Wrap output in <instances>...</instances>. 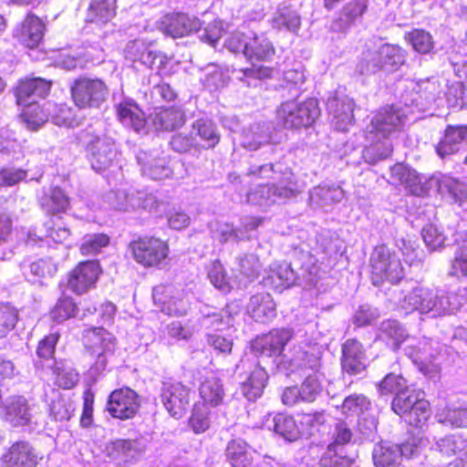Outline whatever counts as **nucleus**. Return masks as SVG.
Returning <instances> with one entry per match:
<instances>
[{"instance_id":"obj_50","label":"nucleus","mask_w":467,"mask_h":467,"mask_svg":"<svg viewBox=\"0 0 467 467\" xmlns=\"http://www.w3.org/2000/svg\"><path fill=\"white\" fill-rule=\"evenodd\" d=\"M378 52L385 71H396L405 63V51L399 46L384 44Z\"/></svg>"},{"instance_id":"obj_64","label":"nucleus","mask_w":467,"mask_h":467,"mask_svg":"<svg viewBox=\"0 0 467 467\" xmlns=\"http://www.w3.org/2000/svg\"><path fill=\"white\" fill-rule=\"evenodd\" d=\"M28 171L16 168L15 166H6L0 169V186L11 187L20 182H23L27 177Z\"/></svg>"},{"instance_id":"obj_2","label":"nucleus","mask_w":467,"mask_h":467,"mask_svg":"<svg viewBox=\"0 0 467 467\" xmlns=\"http://www.w3.org/2000/svg\"><path fill=\"white\" fill-rule=\"evenodd\" d=\"M407 119V109L397 106H388L377 112L368 127L367 140L370 144L363 150L367 162L375 163L390 156V137L403 129Z\"/></svg>"},{"instance_id":"obj_49","label":"nucleus","mask_w":467,"mask_h":467,"mask_svg":"<svg viewBox=\"0 0 467 467\" xmlns=\"http://www.w3.org/2000/svg\"><path fill=\"white\" fill-rule=\"evenodd\" d=\"M23 275L30 281L35 278L52 276L57 272L56 265L49 259H39L37 261L24 260L20 264Z\"/></svg>"},{"instance_id":"obj_33","label":"nucleus","mask_w":467,"mask_h":467,"mask_svg":"<svg viewBox=\"0 0 467 467\" xmlns=\"http://www.w3.org/2000/svg\"><path fill=\"white\" fill-rule=\"evenodd\" d=\"M432 182L439 185L441 195L450 198L467 212V187L465 184L449 175L434 178Z\"/></svg>"},{"instance_id":"obj_58","label":"nucleus","mask_w":467,"mask_h":467,"mask_svg":"<svg viewBox=\"0 0 467 467\" xmlns=\"http://www.w3.org/2000/svg\"><path fill=\"white\" fill-rule=\"evenodd\" d=\"M210 410L209 408L201 403L193 406L192 416L190 418V425L195 433H202L210 427Z\"/></svg>"},{"instance_id":"obj_56","label":"nucleus","mask_w":467,"mask_h":467,"mask_svg":"<svg viewBox=\"0 0 467 467\" xmlns=\"http://www.w3.org/2000/svg\"><path fill=\"white\" fill-rule=\"evenodd\" d=\"M24 107L21 119L28 130H37L47 121L48 114L38 104H29Z\"/></svg>"},{"instance_id":"obj_21","label":"nucleus","mask_w":467,"mask_h":467,"mask_svg":"<svg viewBox=\"0 0 467 467\" xmlns=\"http://www.w3.org/2000/svg\"><path fill=\"white\" fill-rule=\"evenodd\" d=\"M152 46V41H147L142 38L135 39L127 44L125 57L130 61H139L148 67H153L157 60H159L160 65L157 67L160 68L163 64L164 57L157 53Z\"/></svg>"},{"instance_id":"obj_20","label":"nucleus","mask_w":467,"mask_h":467,"mask_svg":"<svg viewBox=\"0 0 467 467\" xmlns=\"http://www.w3.org/2000/svg\"><path fill=\"white\" fill-rule=\"evenodd\" d=\"M100 273L96 261L79 263L69 274L67 285L74 293L81 295L94 286Z\"/></svg>"},{"instance_id":"obj_10","label":"nucleus","mask_w":467,"mask_h":467,"mask_svg":"<svg viewBox=\"0 0 467 467\" xmlns=\"http://www.w3.org/2000/svg\"><path fill=\"white\" fill-rule=\"evenodd\" d=\"M130 248L134 260L145 266H159L167 258L168 244L159 238L144 237L130 243Z\"/></svg>"},{"instance_id":"obj_11","label":"nucleus","mask_w":467,"mask_h":467,"mask_svg":"<svg viewBox=\"0 0 467 467\" xmlns=\"http://www.w3.org/2000/svg\"><path fill=\"white\" fill-rule=\"evenodd\" d=\"M444 175L437 174L426 179L424 176L419 175L415 170L400 163L395 164L390 170L392 183L404 185L411 194L417 196L427 194L432 187H436L439 192V185L432 182V180Z\"/></svg>"},{"instance_id":"obj_18","label":"nucleus","mask_w":467,"mask_h":467,"mask_svg":"<svg viewBox=\"0 0 467 467\" xmlns=\"http://www.w3.org/2000/svg\"><path fill=\"white\" fill-rule=\"evenodd\" d=\"M327 108L336 130L346 131L353 125L355 109L353 99L345 94L337 93L327 99Z\"/></svg>"},{"instance_id":"obj_45","label":"nucleus","mask_w":467,"mask_h":467,"mask_svg":"<svg viewBox=\"0 0 467 467\" xmlns=\"http://www.w3.org/2000/svg\"><path fill=\"white\" fill-rule=\"evenodd\" d=\"M407 332L405 328L397 321L388 319L383 321L377 334V338L385 342L389 348L396 350L406 339Z\"/></svg>"},{"instance_id":"obj_39","label":"nucleus","mask_w":467,"mask_h":467,"mask_svg":"<svg viewBox=\"0 0 467 467\" xmlns=\"http://www.w3.org/2000/svg\"><path fill=\"white\" fill-rule=\"evenodd\" d=\"M275 53L271 42L264 35L248 36L244 47V57L253 62L269 59Z\"/></svg>"},{"instance_id":"obj_28","label":"nucleus","mask_w":467,"mask_h":467,"mask_svg":"<svg viewBox=\"0 0 467 467\" xmlns=\"http://www.w3.org/2000/svg\"><path fill=\"white\" fill-rule=\"evenodd\" d=\"M116 110L119 121L136 132H145L147 120L143 111L131 99H123L117 103Z\"/></svg>"},{"instance_id":"obj_5","label":"nucleus","mask_w":467,"mask_h":467,"mask_svg":"<svg viewBox=\"0 0 467 467\" xmlns=\"http://www.w3.org/2000/svg\"><path fill=\"white\" fill-rule=\"evenodd\" d=\"M370 277L375 286H380L385 281L399 283L404 277V268L400 259L386 245L374 248L370 258Z\"/></svg>"},{"instance_id":"obj_26","label":"nucleus","mask_w":467,"mask_h":467,"mask_svg":"<svg viewBox=\"0 0 467 467\" xmlns=\"http://www.w3.org/2000/svg\"><path fill=\"white\" fill-rule=\"evenodd\" d=\"M51 83L41 78L21 80L16 88L18 105L36 104L37 99L45 98L50 90Z\"/></svg>"},{"instance_id":"obj_44","label":"nucleus","mask_w":467,"mask_h":467,"mask_svg":"<svg viewBox=\"0 0 467 467\" xmlns=\"http://www.w3.org/2000/svg\"><path fill=\"white\" fill-rule=\"evenodd\" d=\"M225 455L232 467H249L253 462L252 450L241 439H234L228 442Z\"/></svg>"},{"instance_id":"obj_35","label":"nucleus","mask_w":467,"mask_h":467,"mask_svg":"<svg viewBox=\"0 0 467 467\" xmlns=\"http://www.w3.org/2000/svg\"><path fill=\"white\" fill-rule=\"evenodd\" d=\"M150 120L157 130H172L183 125L185 116L178 107L159 108L150 114Z\"/></svg>"},{"instance_id":"obj_53","label":"nucleus","mask_w":467,"mask_h":467,"mask_svg":"<svg viewBox=\"0 0 467 467\" xmlns=\"http://www.w3.org/2000/svg\"><path fill=\"white\" fill-rule=\"evenodd\" d=\"M49 415L55 420H67L75 410L74 403L70 399L62 396L58 391H53V399L49 405Z\"/></svg>"},{"instance_id":"obj_23","label":"nucleus","mask_w":467,"mask_h":467,"mask_svg":"<svg viewBox=\"0 0 467 467\" xmlns=\"http://www.w3.org/2000/svg\"><path fill=\"white\" fill-rule=\"evenodd\" d=\"M45 25L33 14L27 15L25 20L14 31V36L26 47L36 48L43 39Z\"/></svg>"},{"instance_id":"obj_43","label":"nucleus","mask_w":467,"mask_h":467,"mask_svg":"<svg viewBox=\"0 0 467 467\" xmlns=\"http://www.w3.org/2000/svg\"><path fill=\"white\" fill-rule=\"evenodd\" d=\"M437 420L452 428H467V401L448 405L436 414Z\"/></svg>"},{"instance_id":"obj_61","label":"nucleus","mask_w":467,"mask_h":467,"mask_svg":"<svg viewBox=\"0 0 467 467\" xmlns=\"http://www.w3.org/2000/svg\"><path fill=\"white\" fill-rule=\"evenodd\" d=\"M413 48L422 54L429 53L433 48L432 36L422 29H414L407 36Z\"/></svg>"},{"instance_id":"obj_47","label":"nucleus","mask_w":467,"mask_h":467,"mask_svg":"<svg viewBox=\"0 0 467 467\" xmlns=\"http://www.w3.org/2000/svg\"><path fill=\"white\" fill-rule=\"evenodd\" d=\"M272 26L278 30L296 32L301 25L297 11L291 5H280L271 19Z\"/></svg>"},{"instance_id":"obj_48","label":"nucleus","mask_w":467,"mask_h":467,"mask_svg":"<svg viewBox=\"0 0 467 467\" xmlns=\"http://www.w3.org/2000/svg\"><path fill=\"white\" fill-rule=\"evenodd\" d=\"M135 189H119L107 193L105 200L109 206L118 211L130 212L138 207L137 199H135Z\"/></svg>"},{"instance_id":"obj_9","label":"nucleus","mask_w":467,"mask_h":467,"mask_svg":"<svg viewBox=\"0 0 467 467\" xmlns=\"http://www.w3.org/2000/svg\"><path fill=\"white\" fill-rule=\"evenodd\" d=\"M353 433L346 422H338L333 432V441L320 459L321 467H352L353 461L342 455L343 447L352 439Z\"/></svg>"},{"instance_id":"obj_8","label":"nucleus","mask_w":467,"mask_h":467,"mask_svg":"<svg viewBox=\"0 0 467 467\" xmlns=\"http://www.w3.org/2000/svg\"><path fill=\"white\" fill-rule=\"evenodd\" d=\"M84 143L90 165L97 172L106 171L117 161L118 150L110 138L87 133Z\"/></svg>"},{"instance_id":"obj_6","label":"nucleus","mask_w":467,"mask_h":467,"mask_svg":"<svg viewBox=\"0 0 467 467\" xmlns=\"http://www.w3.org/2000/svg\"><path fill=\"white\" fill-rule=\"evenodd\" d=\"M320 113L317 101L308 99L305 101L288 100L280 105L276 111L278 123L286 129L309 127Z\"/></svg>"},{"instance_id":"obj_63","label":"nucleus","mask_w":467,"mask_h":467,"mask_svg":"<svg viewBox=\"0 0 467 467\" xmlns=\"http://www.w3.org/2000/svg\"><path fill=\"white\" fill-rule=\"evenodd\" d=\"M77 310L75 302L70 297H61L52 309L50 316L52 319L60 323L74 317Z\"/></svg>"},{"instance_id":"obj_41","label":"nucleus","mask_w":467,"mask_h":467,"mask_svg":"<svg viewBox=\"0 0 467 467\" xmlns=\"http://www.w3.org/2000/svg\"><path fill=\"white\" fill-rule=\"evenodd\" d=\"M199 395L202 404L208 408H216L223 404L225 391L221 379L216 377L205 379L199 387Z\"/></svg>"},{"instance_id":"obj_12","label":"nucleus","mask_w":467,"mask_h":467,"mask_svg":"<svg viewBox=\"0 0 467 467\" xmlns=\"http://www.w3.org/2000/svg\"><path fill=\"white\" fill-rule=\"evenodd\" d=\"M152 298L154 303L161 307V311L170 316H185L191 307L187 293L175 291L172 285L155 286L152 290Z\"/></svg>"},{"instance_id":"obj_7","label":"nucleus","mask_w":467,"mask_h":467,"mask_svg":"<svg viewBox=\"0 0 467 467\" xmlns=\"http://www.w3.org/2000/svg\"><path fill=\"white\" fill-rule=\"evenodd\" d=\"M70 89L73 101L79 109L99 108L109 94L107 85L98 78H78Z\"/></svg>"},{"instance_id":"obj_14","label":"nucleus","mask_w":467,"mask_h":467,"mask_svg":"<svg viewBox=\"0 0 467 467\" xmlns=\"http://www.w3.org/2000/svg\"><path fill=\"white\" fill-rule=\"evenodd\" d=\"M191 389L180 382H164L161 389V400L171 416L182 418L190 404Z\"/></svg>"},{"instance_id":"obj_30","label":"nucleus","mask_w":467,"mask_h":467,"mask_svg":"<svg viewBox=\"0 0 467 467\" xmlns=\"http://www.w3.org/2000/svg\"><path fill=\"white\" fill-rule=\"evenodd\" d=\"M467 140V125L448 126L444 135L436 146L441 158L458 152Z\"/></svg>"},{"instance_id":"obj_62","label":"nucleus","mask_w":467,"mask_h":467,"mask_svg":"<svg viewBox=\"0 0 467 467\" xmlns=\"http://www.w3.org/2000/svg\"><path fill=\"white\" fill-rule=\"evenodd\" d=\"M430 405L427 400L419 402L414 409L403 416L404 420L411 426L421 428L430 417Z\"/></svg>"},{"instance_id":"obj_4","label":"nucleus","mask_w":467,"mask_h":467,"mask_svg":"<svg viewBox=\"0 0 467 467\" xmlns=\"http://www.w3.org/2000/svg\"><path fill=\"white\" fill-rule=\"evenodd\" d=\"M465 302V296L456 292L417 286L404 295L400 306L405 313L419 311L438 317L455 314Z\"/></svg>"},{"instance_id":"obj_29","label":"nucleus","mask_w":467,"mask_h":467,"mask_svg":"<svg viewBox=\"0 0 467 467\" xmlns=\"http://www.w3.org/2000/svg\"><path fill=\"white\" fill-rule=\"evenodd\" d=\"M6 467H36L37 455L29 442L17 441L3 455Z\"/></svg>"},{"instance_id":"obj_52","label":"nucleus","mask_w":467,"mask_h":467,"mask_svg":"<svg viewBox=\"0 0 467 467\" xmlns=\"http://www.w3.org/2000/svg\"><path fill=\"white\" fill-rule=\"evenodd\" d=\"M115 0H92L88 17L90 22L105 24L115 16Z\"/></svg>"},{"instance_id":"obj_46","label":"nucleus","mask_w":467,"mask_h":467,"mask_svg":"<svg viewBox=\"0 0 467 467\" xmlns=\"http://www.w3.org/2000/svg\"><path fill=\"white\" fill-rule=\"evenodd\" d=\"M268 375L262 367H255L249 377L241 383L240 391L248 400H255L261 397L265 387Z\"/></svg>"},{"instance_id":"obj_57","label":"nucleus","mask_w":467,"mask_h":467,"mask_svg":"<svg viewBox=\"0 0 467 467\" xmlns=\"http://www.w3.org/2000/svg\"><path fill=\"white\" fill-rule=\"evenodd\" d=\"M56 384L63 389H69L78 381V374L67 363H57L54 368Z\"/></svg>"},{"instance_id":"obj_1","label":"nucleus","mask_w":467,"mask_h":467,"mask_svg":"<svg viewBox=\"0 0 467 467\" xmlns=\"http://www.w3.org/2000/svg\"><path fill=\"white\" fill-rule=\"evenodd\" d=\"M292 337L291 329L274 328L267 334L257 337L252 343V348L261 356L279 358L283 367L292 372L306 368L317 370L320 367L321 346L317 343H298L284 352Z\"/></svg>"},{"instance_id":"obj_27","label":"nucleus","mask_w":467,"mask_h":467,"mask_svg":"<svg viewBox=\"0 0 467 467\" xmlns=\"http://www.w3.org/2000/svg\"><path fill=\"white\" fill-rule=\"evenodd\" d=\"M239 306L229 304L225 308L217 311L214 307L204 306L201 309V326L210 330H223L232 325L233 316L239 312Z\"/></svg>"},{"instance_id":"obj_15","label":"nucleus","mask_w":467,"mask_h":467,"mask_svg":"<svg viewBox=\"0 0 467 467\" xmlns=\"http://www.w3.org/2000/svg\"><path fill=\"white\" fill-rule=\"evenodd\" d=\"M88 341L87 348L90 355L97 358L91 368L99 373L107 366V356L114 351L115 337L111 333L99 327L88 336Z\"/></svg>"},{"instance_id":"obj_36","label":"nucleus","mask_w":467,"mask_h":467,"mask_svg":"<svg viewBox=\"0 0 467 467\" xmlns=\"http://www.w3.org/2000/svg\"><path fill=\"white\" fill-rule=\"evenodd\" d=\"M267 143H278L269 123L254 124L244 133L243 146L250 150H256Z\"/></svg>"},{"instance_id":"obj_31","label":"nucleus","mask_w":467,"mask_h":467,"mask_svg":"<svg viewBox=\"0 0 467 467\" xmlns=\"http://www.w3.org/2000/svg\"><path fill=\"white\" fill-rule=\"evenodd\" d=\"M246 313L254 321L266 323L275 317V304L271 295L267 293L256 294L251 296Z\"/></svg>"},{"instance_id":"obj_51","label":"nucleus","mask_w":467,"mask_h":467,"mask_svg":"<svg viewBox=\"0 0 467 467\" xmlns=\"http://www.w3.org/2000/svg\"><path fill=\"white\" fill-rule=\"evenodd\" d=\"M345 197V192L340 186L319 185L310 192V200L320 206H325L341 202Z\"/></svg>"},{"instance_id":"obj_34","label":"nucleus","mask_w":467,"mask_h":467,"mask_svg":"<svg viewBox=\"0 0 467 467\" xmlns=\"http://www.w3.org/2000/svg\"><path fill=\"white\" fill-rule=\"evenodd\" d=\"M296 280V275L286 262L274 263L270 265L265 285H270L278 292L292 286Z\"/></svg>"},{"instance_id":"obj_13","label":"nucleus","mask_w":467,"mask_h":467,"mask_svg":"<svg viewBox=\"0 0 467 467\" xmlns=\"http://www.w3.org/2000/svg\"><path fill=\"white\" fill-rule=\"evenodd\" d=\"M0 416L14 427L36 423L35 405L23 396H13L3 401Z\"/></svg>"},{"instance_id":"obj_60","label":"nucleus","mask_w":467,"mask_h":467,"mask_svg":"<svg viewBox=\"0 0 467 467\" xmlns=\"http://www.w3.org/2000/svg\"><path fill=\"white\" fill-rule=\"evenodd\" d=\"M109 238L104 234H87L83 238L80 252L83 255L96 254L109 244Z\"/></svg>"},{"instance_id":"obj_37","label":"nucleus","mask_w":467,"mask_h":467,"mask_svg":"<svg viewBox=\"0 0 467 467\" xmlns=\"http://www.w3.org/2000/svg\"><path fill=\"white\" fill-rule=\"evenodd\" d=\"M368 0H353L344 5L341 16L331 23L335 32L347 31L367 11Z\"/></svg>"},{"instance_id":"obj_55","label":"nucleus","mask_w":467,"mask_h":467,"mask_svg":"<svg viewBox=\"0 0 467 467\" xmlns=\"http://www.w3.org/2000/svg\"><path fill=\"white\" fill-rule=\"evenodd\" d=\"M40 204L46 212L57 213L67 209L69 200L60 188L55 187L48 196L46 195L40 199Z\"/></svg>"},{"instance_id":"obj_42","label":"nucleus","mask_w":467,"mask_h":467,"mask_svg":"<svg viewBox=\"0 0 467 467\" xmlns=\"http://www.w3.org/2000/svg\"><path fill=\"white\" fill-rule=\"evenodd\" d=\"M424 392L414 385H409L397 394L391 403L393 411L400 417L412 410L419 402L425 401Z\"/></svg>"},{"instance_id":"obj_32","label":"nucleus","mask_w":467,"mask_h":467,"mask_svg":"<svg viewBox=\"0 0 467 467\" xmlns=\"http://www.w3.org/2000/svg\"><path fill=\"white\" fill-rule=\"evenodd\" d=\"M142 451L143 446L139 440H116L107 446L108 455L118 464L131 462Z\"/></svg>"},{"instance_id":"obj_59","label":"nucleus","mask_w":467,"mask_h":467,"mask_svg":"<svg viewBox=\"0 0 467 467\" xmlns=\"http://www.w3.org/2000/svg\"><path fill=\"white\" fill-rule=\"evenodd\" d=\"M370 402L362 394H353L346 397L341 404L342 413L349 416L360 415L369 409Z\"/></svg>"},{"instance_id":"obj_22","label":"nucleus","mask_w":467,"mask_h":467,"mask_svg":"<svg viewBox=\"0 0 467 467\" xmlns=\"http://www.w3.org/2000/svg\"><path fill=\"white\" fill-rule=\"evenodd\" d=\"M368 357L361 343L356 339H348L342 346L341 365L343 371L357 375L368 366Z\"/></svg>"},{"instance_id":"obj_19","label":"nucleus","mask_w":467,"mask_h":467,"mask_svg":"<svg viewBox=\"0 0 467 467\" xmlns=\"http://www.w3.org/2000/svg\"><path fill=\"white\" fill-rule=\"evenodd\" d=\"M435 450L443 458L455 457L450 467H467V438L462 435L454 433L438 439Z\"/></svg>"},{"instance_id":"obj_17","label":"nucleus","mask_w":467,"mask_h":467,"mask_svg":"<svg viewBox=\"0 0 467 467\" xmlns=\"http://www.w3.org/2000/svg\"><path fill=\"white\" fill-rule=\"evenodd\" d=\"M139 407L138 395L130 388L112 391L107 404V410L110 415L120 420L133 418Z\"/></svg>"},{"instance_id":"obj_16","label":"nucleus","mask_w":467,"mask_h":467,"mask_svg":"<svg viewBox=\"0 0 467 467\" xmlns=\"http://www.w3.org/2000/svg\"><path fill=\"white\" fill-rule=\"evenodd\" d=\"M416 446L406 443L393 444L388 441L379 442L374 446L372 460L376 467H398L402 457H410L415 453Z\"/></svg>"},{"instance_id":"obj_3","label":"nucleus","mask_w":467,"mask_h":467,"mask_svg":"<svg viewBox=\"0 0 467 467\" xmlns=\"http://www.w3.org/2000/svg\"><path fill=\"white\" fill-rule=\"evenodd\" d=\"M247 174L276 181L271 184L258 185L247 193L246 201L253 205L267 208L274 203L296 197L301 192L292 171L288 169L283 171L279 165H253Z\"/></svg>"},{"instance_id":"obj_38","label":"nucleus","mask_w":467,"mask_h":467,"mask_svg":"<svg viewBox=\"0 0 467 467\" xmlns=\"http://www.w3.org/2000/svg\"><path fill=\"white\" fill-rule=\"evenodd\" d=\"M200 21L191 18L185 14H175L167 16L163 21L164 32L176 38L182 37L189 33L199 30Z\"/></svg>"},{"instance_id":"obj_25","label":"nucleus","mask_w":467,"mask_h":467,"mask_svg":"<svg viewBox=\"0 0 467 467\" xmlns=\"http://www.w3.org/2000/svg\"><path fill=\"white\" fill-rule=\"evenodd\" d=\"M430 350V344L426 340L418 343L411 340V343L405 348L406 355L413 360L418 368L425 376L432 379L439 374L441 368L439 364L429 359L430 357H432Z\"/></svg>"},{"instance_id":"obj_40","label":"nucleus","mask_w":467,"mask_h":467,"mask_svg":"<svg viewBox=\"0 0 467 467\" xmlns=\"http://www.w3.org/2000/svg\"><path fill=\"white\" fill-rule=\"evenodd\" d=\"M264 425L268 430H273L275 433L282 436L285 440L292 441L298 438L299 430L293 417L278 413L269 415L265 420Z\"/></svg>"},{"instance_id":"obj_24","label":"nucleus","mask_w":467,"mask_h":467,"mask_svg":"<svg viewBox=\"0 0 467 467\" xmlns=\"http://www.w3.org/2000/svg\"><path fill=\"white\" fill-rule=\"evenodd\" d=\"M136 157L141 167L142 175L155 181L171 177L172 167L165 157H158L144 150H140Z\"/></svg>"},{"instance_id":"obj_54","label":"nucleus","mask_w":467,"mask_h":467,"mask_svg":"<svg viewBox=\"0 0 467 467\" xmlns=\"http://www.w3.org/2000/svg\"><path fill=\"white\" fill-rule=\"evenodd\" d=\"M192 135L206 143L207 148L214 147L220 140V136L215 125L209 119H200L193 122L192 129Z\"/></svg>"}]
</instances>
